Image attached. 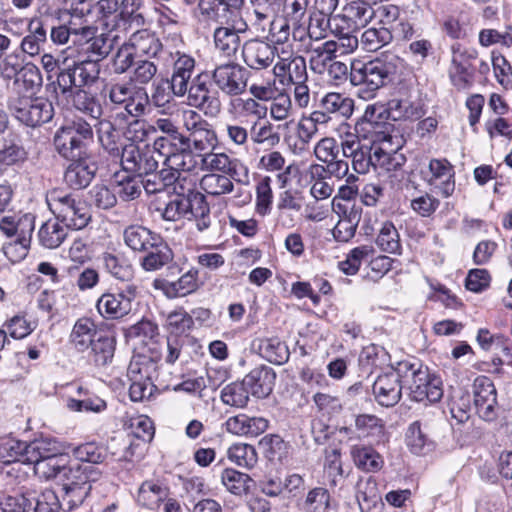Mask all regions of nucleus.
I'll list each match as a JSON object with an SVG mask.
<instances>
[{
    "label": "nucleus",
    "mask_w": 512,
    "mask_h": 512,
    "mask_svg": "<svg viewBox=\"0 0 512 512\" xmlns=\"http://www.w3.org/2000/svg\"><path fill=\"white\" fill-rule=\"evenodd\" d=\"M401 62V58L394 54H385L368 62L355 61L351 64L350 81L354 86H362L360 97L372 98L377 90L393 82Z\"/></svg>",
    "instance_id": "1"
},
{
    "label": "nucleus",
    "mask_w": 512,
    "mask_h": 512,
    "mask_svg": "<svg viewBox=\"0 0 512 512\" xmlns=\"http://www.w3.org/2000/svg\"><path fill=\"white\" fill-rule=\"evenodd\" d=\"M93 139L94 132L90 123L78 117L55 131L53 146L61 158L69 161L90 154L88 146Z\"/></svg>",
    "instance_id": "2"
},
{
    "label": "nucleus",
    "mask_w": 512,
    "mask_h": 512,
    "mask_svg": "<svg viewBox=\"0 0 512 512\" xmlns=\"http://www.w3.org/2000/svg\"><path fill=\"white\" fill-rule=\"evenodd\" d=\"M49 210L66 228L81 230L91 221L88 203L79 195L62 189H52L47 193Z\"/></svg>",
    "instance_id": "3"
},
{
    "label": "nucleus",
    "mask_w": 512,
    "mask_h": 512,
    "mask_svg": "<svg viewBox=\"0 0 512 512\" xmlns=\"http://www.w3.org/2000/svg\"><path fill=\"white\" fill-rule=\"evenodd\" d=\"M7 108L17 121L31 128L50 122L54 116V106L48 98L21 93L19 89L9 96Z\"/></svg>",
    "instance_id": "4"
},
{
    "label": "nucleus",
    "mask_w": 512,
    "mask_h": 512,
    "mask_svg": "<svg viewBox=\"0 0 512 512\" xmlns=\"http://www.w3.org/2000/svg\"><path fill=\"white\" fill-rule=\"evenodd\" d=\"M101 65L84 62V60H64L55 73V80L52 81L55 91L59 90L62 95L73 94L74 90L92 86L99 79Z\"/></svg>",
    "instance_id": "5"
},
{
    "label": "nucleus",
    "mask_w": 512,
    "mask_h": 512,
    "mask_svg": "<svg viewBox=\"0 0 512 512\" xmlns=\"http://www.w3.org/2000/svg\"><path fill=\"white\" fill-rule=\"evenodd\" d=\"M153 147L156 154L162 158L165 166L182 168V172H188L193 168V153L190 149V141L183 133L159 136L155 138Z\"/></svg>",
    "instance_id": "6"
},
{
    "label": "nucleus",
    "mask_w": 512,
    "mask_h": 512,
    "mask_svg": "<svg viewBox=\"0 0 512 512\" xmlns=\"http://www.w3.org/2000/svg\"><path fill=\"white\" fill-rule=\"evenodd\" d=\"M384 105L367 106L363 116L355 124V132L370 144H392L393 124L383 115Z\"/></svg>",
    "instance_id": "7"
},
{
    "label": "nucleus",
    "mask_w": 512,
    "mask_h": 512,
    "mask_svg": "<svg viewBox=\"0 0 512 512\" xmlns=\"http://www.w3.org/2000/svg\"><path fill=\"white\" fill-rule=\"evenodd\" d=\"M153 145L144 146L128 143L123 146L120 159V165L124 172L144 177L157 171L158 159L155 158Z\"/></svg>",
    "instance_id": "8"
},
{
    "label": "nucleus",
    "mask_w": 512,
    "mask_h": 512,
    "mask_svg": "<svg viewBox=\"0 0 512 512\" xmlns=\"http://www.w3.org/2000/svg\"><path fill=\"white\" fill-rule=\"evenodd\" d=\"M189 105L203 110L205 114L216 115L220 112L221 103L217 92L212 89L208 73L197 74L186 87Z\"/></svg>",
    "instance_id": "9"
},
{
    "label": "nucleus",
    "mask_w": 512,
    "mask_h": 512,
    "mask_svg": "<svg viewBox=\"0 0 512 512\" xmlns=\"http://www.w3.org/2000/svg\"><path fill=\"white\" fill-rule=\"evenodd\" d=\"M138 293L137 286L128 284L117 293H104L97 301L96 308L107 319H119L128 315Z\"/></svg>",
    "instance_id": "10"
},
{
    "label": "nucleus",
    "mask_w": 512,
    "mask_h": 512,
    "mask_svg": "<svg viewBox=\"0 0 512 512\" xmlns=\"http://www.w3.org/2000/svg\"><path fill=\"white\" fill-rule=\"evenodd\" d=\"M250 72L236 63L217 66L212 79L216 86L226 95L237 96L245 92Z\"/></svg>",
    "instance_id": "11"
},
{
    "label": "nucleus",
    "mask_w": 512,
    "mask_h": 512,
    "mask_svg": "<svg viewBox=\"0 0 512 512\" xmlns=\"http://www.w3.org/2000/svg\"><path fill=\"white\" fill-rule=\"evenodd\" d=\"M98 171V165L91 154L69 160L63 174L65 184L73 190L87 188Z\"/></svg>",
    "instance_id": "12"
},
{
    "label": "nucleus",
    "mask_w": 512,
    "mask_h": 512,
    "mask_svg": "<svg viewBox=\"0 0 512 512\" xmlns=\"http://www.w3.org/2000/svg\"><path fill=\"white\" fill-rule=\"evenodd\" d=\"M409 377L414 384H432L435 380L434 375L430 374L427 366L419 363L400 362L396 368L390 367L389 371L384 375H378L373 384H378L385 380L395 384H403Z\"/></svg>",
    "instance_id": "13"
},
{
    "label": "nucleus",
    "mask_w": 512,
    "mask_h": 512,
    "mask_svg": "<svg viewBox=\"0 0 512 512\" xmlns=\"http://www.w3.org/2000/svg\"><path fill=\"white\" fill-rule=\"evenodd\" d=\"M340 147L333 137H324L314 147L315 157L322 163L328 164L330 176L341 179L349 171V164L346 160L339 158Z\"/></svg>",
    "instance_id": "14"
},
{
    "label": "nucleus",
    "mask_w": 512,
    "mask_h": 512,
    "mask_svg": "<svg viewBox=\"0 0 512 512\" xmlns=\"http://www.w3.org/2000/svg\"><path fill=\"white\" fill-rule=\"evenodd\" d=\"M96 29L81 27L80 41L85 40L83 51L87 55L84 62L100 64L113 50L114 40L107 34L94 35Z\"/></svg>",
    "instance_id": "15"
},
{
    "label": "nucleus",
    "mask_w": 512,
    "mask_h": 512,
    "mask_svg": "<svg viewBox=\"0 0 512 512\" xmlns=\"http://www.w3.org/2000/svg\"><path fill=\"white\" fill-rule=\"evenodd\" d=\"M49 28V17L31 18L27 26V34L20 44L22 52L31 57L39 55L47 44Z\"/></svg>",
    "instance_id": "16"
},
{
    "label": "nucleus",
    "mask_w": 512,
    "mask_h": 512,
    "mask_svg": "<svg viewBox=\"0 0 512 512\" xmlns=\"http://www.w3.org/2000/svg\"><path fill=\"white\" fill-rule=\"evenodd\" d=\"M90 357L97 366L111 363L116 349V332L113 325L100 324V330L90 348Z\"/></svg>",
    "instance_id": "17"
},
{
    "label": "nucleus",
    "mask_w": 512,
    "mask_h": 512,
    "mask_svg": "<svg viewBox=\"0 0 512 512\" xmlns=\"http://www.w3.org/2000/svg\"><path fill=\"white\" fill-rule=\"evenodd\" d=\"M238 10L230 0H198L193 14L200 22L223 24Z\"/></svg>",
    "instance_id": "18"
},
{
    "label": "nucleus",
    "mask_w": 512,
    "mask_h": 512,
    "mask_svg": "<svg viewBox=\"0 0 512 512\" xmlns=\"http://www.w3.org/2000/svg\"><path fill=\"white\" fill-rule=\"evenodd\" d=\"M275 49L265 41L259 39L248 40L242 47L243 61L251 69H266L274 61Z\"/></svg>",
    "instance_id": "19"
},
{
    "label": "nucleus",
    "mask_w": 512,
    "mask_h": 512,
    "mask_svg": "<svg viewBox=\"0 0 512 512\" xmlns=\"http://www.w3.org/2000/svg\"><path fill=\"white\" fill-rule=\"evenodd\" d=\"M428 168L430 176L424 177V180L438 188L443 197L451 196L455 190V172L452 164L445 158L431 159Z\"/></svg>",
    "instance_id": "20"
},
{
    "label": "nucleus",
    "mask_w": 512,
    "mask_h": 512,
    "mask_svg": "<svg viewBox=\"0 0 512 512\" xmlns=\"http://www.w3.org/2000/svg\"><path fill=\"white\" fill-rule=\"evenodd\" d=\"M196 69L195 59L186 53L177 51L172 64V73L170 81L172 82L173 91L177 97L186 95V87L190 84Z\"/></svg>",
    "instance_id": "21"
},
{
    "label": "nucleus",
    "mask_w": 512,
    "mask_h": 512,
    "mask_svg": "<svg viewBox=\"0 0 512 512\" xmlns=\"http://www.w3.org/2000/svg\"><path fill=\"white\" fill-rule=\"evenodd\" d=\"M143 254L145 255L142 257L140 265L145 271L159 270L174 259L173 250L161 234Z\"/></svg>",
    "instance_id": "22"
},
{
    "label": "nucleus",
    "mask_w": 512,
    "mask_h": 512,
    "mask_svg": "<svg viewBox=\"0 0 512 512\" xmlns=\"http://www.w3.org/2000/svg\"><path fill=\"white\" fill-rule=\"evenodd\" d=\"M100 330V324L96 325L90 317H81L74 323L69 335L70 345L78 352L87 351Z\"/></svg>",
    "instance_id": "23"
},
{
    "label": "nucleus",
    "mask_w": 512,
    "mask_h": 512,
    "mask_svg": "<svg viewBox=\"0 0 512 512\" xmlns=\"http://www.w3.org/2000/svg\"><path fill=\"white\" fill-rule=\"evenodd\" d=\"M183 202L187 219H194L200 232L208 229L211 225L210 206L205 195L197 190L192 194H187V197L183 198Z\"/></svg>",
    "instance_id": "24"
},
{
    "label": "nucleus",
    "mask_w": 512,
    "mask_h": 512,
    "mask_svg": "<svg viewBox=\"0 0 512 512\" xmlns=\"http://www.w3.org/2000/svg\"><path fill=\"white\" fill-rule=\"evenodd\" d=\"M128 43L135 54L146 56L148 58H159L164 52V47L155 33L148 29H142L134 32Z\"/></svg>",
    "instance_id": "25"
},
{
    "label": "nucleus",
    "mask_w": 512,
    "mask_h": 512,
    "mask_svg": "<svg viewBox=\"0 0 512 512\" xmlns=\"http://www.w3.org/2000/svg\"><path fill=\"white\" fill-rule=\"evenodd\" d=\"M160 235L146 226L131 224L123 230L124 244L134 253H144Z\"/></svg>",
    "instance_id": "26"
},
{
    "label": "nucleus",
    "mask_w": 512,
    "mask_h": 512,
    "mask_svg": "<svg viewBox=\"0 0 512 512\" xmlns=\"http://www.w3.org/2000/svg\"><path fill=\"white\" fill-rule=\"evenodd\" d=\"M96 133L103 150L110 157L119 159L124 145L121 143V136L115 124L107 119L99 120Z\"/></svg>",
    "instance_id": "27"
},
{
    "label": "nucleus",
    "mask_w": 512,
    "mask_h": 512,
    "mask_svg": "<svg viewBox=\"0 0 512 512\" xmlns=\"http://www.w3.org/2000/svg\"><path fill=\"white\" fill-rule=\"evenodd\" d=\"M356 498L361 512H380L382 509V497L372 477L358 482Z\"/></svg>",
    "instance_id": "28"
},
{
    "label": "nucleus",
    "mask_w": 512,
    "mask_h": 512,
    "mask_svg": "<svg viewBox=\"0 0 512 512\" xmlns=\"http://www.w3.org/2000/svg\"><path fill=\"white\" fill-rule=\"evenodd\" d=\"M169 496V488L156 480L144 481L137 494V502L139 505L154 510L159 508Z\"/></svg>",
    "instance_id": "29"
},
{
    "label": "nucleus",
    "mask_w": 512,
    "mask_h": 512,
    "mask_svg": "<svg viewBox=\"0 0 512 512\" xmlns=\"http://www.w3.org/2000/svg\"><path fill=\"white\" fill-rule=\"evenodd\" d=\"M474 404L478 415L485 421L496 419V386H474Z\"/></svg>",
    "instance_id": "30"
},
{
    "label": "nucleus",
    "mask_w": 512,
    "mask_h": 512,
    "mask_svg": "<svg viewBox=\"0 0 512 512\" xmlns=\"http://www.w3.org/2000/svg\"><path fill=\"white\" fill-rule=\"evenodd\" d=\"M406 445L411 453L425 456L434 451L436 444L422 429L420 421L412 422L406 432Z\"/></svg>",
    "instance_id": "31"
},
{
    "label": "nucleus",
    "mask_w": 512,
    "mask_h": 512,
    "mask_svg": "<svg viewBox=\"0 0 512 512\" xmlns=\"http://www.w3.org/2000/svg\"><path fill=\"white\" fill-rule=\"evenodd\" d=\"M194 327V319L182 307L171 311L165 320L164 329L167 336L184 339L188 337Z\"/></svg>",
    "instance_id": "32"
},
{
    "label": "nucleus",
    "mask_w": 512,
    "mask_h": 512,
    "mask_svg": "<svg viewBox=\"0 0 512 512\" xmlns=\"http://www.w3.org/2000/svg\"><path fill=\"white\" fill-rule=\"evenodd\" d=\"M100 260L105 270L114 278L121 281H130L133 278V267L124 254L104 252Z\"/></svg>",
    "instance_id": "33"
},
{
    "label": "nucleus",
    "mask_w": 512,
    "mask_h": 512,
    "mask_svg": "<svg viewBox=\"0 0 512 512\" xmlns=\"http://www.w3.org/2000/svg\"><path fill=\"white\" fill-rule=\"evenodd\" d=\"M112 181L117 197L122 201L135 200L142 193L143 178L140 176L117 172L114 174Z\"/></svg>",
    "instance_id": "34"
},
{
    "label": "nucleus",
    "mask_w": 512,
    "mask_h": 512,
    "mask_svg": "<svg viewBox=\"0 0 512 512\" xmlns=\"http://www.w3.org/2000/svg\"><path fill=\"white\" fill-rule=\"evenodd\" d=\"M43 78L40 69L33 63H25L13 81V94L19 89L21 93L35 94L42 87Z\"/></svg>",
    "instance_id": "35"
},
{
    "label": "nucleus",
    "mask_w": 512,
    "mask_h": 512,
    "mask_svg": "<svg viewBox=\"0 0 512 512\" xmlns=\"http://www.w3.org/2000/svg\"><path fill=\"white\" fill-rule=\"evenodd\" d=\"M150 98L144 87L134 86L129 95L116 109H123L130 118H140L147 113Z\"/></svg>",
    "instance_id": "36"
},
{
    "label": "nucleus",
    "mask_w": 512,
    "mask_h": 512,
    "mask_svg": "<svg viewBox=\"0 0 512 512\" xmlns=\"http://www.w3.org/2000/svg\"><path fill=\"white\" fill-rule=\"evenodd\" d=\"M198 274L199 271L197 269L192 268L185 274H183L177 281H164V293L169 298H175L183 297L195 292L200 286Z\"/></svg>",
    "instance_id": "37"
},
{
    "label": "nucleus",
    "mask_w": 512,
    "mask_h": 512,
    "mask_svg": "<svg viewBox=\"0 0 512 512\" xmlns=\"http://www.w3.org/2000/svg\"><path fill=\"white\" fill-rule=\"evenodd\" d=\"M26 158L27 152L18 135L8 133L2 138V144L0 146V165L11 166L23 162Z\"/></svg>",
    "instance_id": "38"
},
{
    "label": "nucleus",
    "mask_w": 512,
    "mask_h": 512,
    "mask_svg": "<svg viewBox=\"0 0 512 512\" xmlns=\"http://www.w3.org/2000/svg\"><path fill=\"white\" fill-rule=\"evenodd\" d=\"M60 454H62L61 449L56 440L50 438L35 439L28 443L25 460L27 464H33Z\"/></svg>",
    "instance_id": "39"
},
{
    "label": "nucleus",
    "mask_w": 512,
    "mask_h": 512,
    "mask_svg": "<svg viewBox=\"0 0 512 512\" xmlns=\"http://www.w3.org/2000/svg\"><path fill=\"white\" fill-rule=\"evenodd\" d=\"M274 72L277 76H287L291 84L306 83L308 78L305 58L300 55L294 56L288 62H277Z\"/></svg>",
    "instance_id": "40"
},
{
    "label": "nucleus",
    "mask_w": 512,
    "mask_h": 512,
    "mask_svg": "<svg viewBox=\"0 0 512 512\" xmlns=\"http://www.w3.org/2000/svg\"><path fill=\"white\" fill-rule=\"evenodd\" d=\"M66 237V227L62 226L56 217L44 222L38 231V241L40 245L48 249L59 247Z\"/></svg>",
    "instance_id": "41"
},
{
    "label": "nucleus",
    "mask_w": 512,
    "mask_h": 512,
    "mask_svg": "<svg viewBox=\"0 0 512 512\" xmlns=\"http://www.w3.org/2000/svg\"><path fill=\"white\" fill-rule=\"evenodd\" d=\"M320 107L331 116L349 118L354 111V100L341 93H328L321 100Z\"/></svg>",
    "instance_id": "42"
},
{
    "label": "nucleus",
    "mask_w": 512,
    "mask_h": 512,
    "mask_svg": "<svg viewBox=\"0 0 512 512\" xmlns=\"http://www.w3.org/2000/svg\"><path fill=\"white\" fill-rule=\"evenodd\" d=\"M155 374V365L141 356L134 357L127 369L130 384H152Z\"/></svg>",
    "instance_id": "43"
},
{
    "label": "nucleus",
    "mask_w": 512,
    "mask_h": 512,
    "mask_svg": "<svg viewBox=\"0 0 512 512\" xmlns=\"http://www.w3.org/2000/svg\"><path fill=\"white\" fill-rule=\"evenodd\" d=\"M124 337L127 341L139 340L144 344L155 343L159 337V327L154 321L143 318L124 329Z\"/></svg>",
    "instance_id": "44"
},
{
    "label": "nucleus",
    "mask_w": 512,
    "mask_h": 512,
    "mask_svg": "<svg viewBox=\"0 0 512 512\" xmlns=\"http://www.w3.org/2000/svg\"><path fill=\"white\" fill-rule=\"evenodd\" d=\"M72 105L77 111L92 119L98 120L103 114V108L97 96L83 89L74 91Z\"/></svg>",
    "instance_id": "45"
},
{
    "label": "nucleus",
    "mask_w": 512,
    "mask_h": 512,
    "mask_svg": "<svg viewBox=\"0 0 512 512\" xmlns=\"http://www.w3.org/2000/svg\"><path fill=\"white\" fill-rule=\"evenodd\" d=\"M28 443L17 440L13 437L0 439V463L10 464L14 462L26 463V450Z\"/></svg>",
    "instance_id": "46"
},
{
    "label": "nucleus",
    "mask_w": 512,
    "mask_h": 512,
    "mask_svg": "<svg viewBox=\"0 0 512 512\" xmlns=\"http://www.w3.org/2000/svg\"><path fill=\"white\" fill-rule=\"evenodd\" d=\"M250 140L254 144L273 148L280 143V133L269 121H255L250 129Z\"/></svg>",
    "instance_id": "47"
},
{
    "label": "nucleus",
    "mask_w": 512,
    "mask_h": 512,
    "mask_svg": "<svg viewBox=\"0 0 512 512\" xmlns=\"http://www.w3.org/2000/svg\"><path fill=\"white\" fill-rule=\"evenodd\" d=\"M259 353L270 363L278 365L286 363L290 355L287 345L277 337L261 340Z\"/></svg>",
    "instance_id": "48"
},
{
    "label": "nucleus",
    "mask_w": 512,
    "mask_h": 512,
    "mask_svg": "<svg viewBox=\"0 0 512 512\" xmlns=\"http://www.w3.org/2000/svg\"><path fill=\"white\" fill-rule=\"evenodd\" d=\"M351 454L355 465L364 471L376 472L383 466L382 457L371 447L355 446Z\"/></svg>",
    "instance_id": "49"
},
{
    "label": "nucleus",
    "mask_w": 512,
    "mask_h": 512,
    "mask_svg": "<svg viewBox=\"0 0 512 512\" xmlns=\"http://www.w3.org/2000/svg\"><path fill=\"white\" fill-rule=\"evenodd\" d=\"M73 457L81 462L101 464L107 458V449L95 441L82 443L72 448Z\"/></svg>",
    "instance_id": "50"
},
{
    "label": "nucleus",
    "mask_w": 512,
    "mask_h": 512,
    "mask_svg": "<svg viewBox=\"0 0 512 512\" xmlns=\"http://www.w3.org/2000/svg\"><path fill=\"white\" fill-rule=\"evenodd\" d=\"M392 41L389 27L379 26L366 29L361 35V45L364 50L375 52Z\"/></svg>",
    "instance_id": "51"
},
{
    "label": "nucleus",
    "mask_w": 512,
    "mask_h": 512,
    "mask_svg": "<svg viewBox=\"0 0 512 512\" xmlns=\"http://www.w3.org/2000/svg\"><path fill=\"white\" fill-rule=\"evenodd\" d=\"M381 155L387 156L381 147H376L372 144H361L360 149L351 159L352 168L358 174H365L369 171L371 165H375L373 163V156L380 160Z\"/></svg>",
    "instance_id": "52"
},
{
    "label": "nucleus",
    "mask_w": 512,
    "mask_h": 512,
    "mask_svg": "<svg viewBox=\"0 0 512 512\" xmlns=\"http://www.w3.org/2000/svg\"><path fill=\"white\" fill-rule=\"evenodd\" d=\"M221 482L230 493L241 496L249 491V483L252 482V479L246 473L226 468L221 474Z\"/></svg>",
    "instance_id": "53"
},
{
    "label": "nucleus",
    "mask_w": 512,
    "mask_h": 512,
    "mask_svg": "<svg viewBox=\"0 0 512 512\" xmlns=\"http://www.w3.org/2000/svg\"><path fill=\"white\" fill-rule=\"evenodd\" d=\"M382 113L386 116L387 119H391L393 121L408 118L418 119L422 116L421 109L413 107V105H411L408 101L400 99L389 100L387 105L384 106V111H382Z\"/></svg>",
    "instance_id": "54"
},
{
    "label": "nucleus",
    "mask_w": 512,
    "mask_h": 512,
    "mask_svg": "<svg viewBox=\"0 0 512 512\" xmlns=\"http://www.w3.org/2000/svg\"><path fill=\"white\" fill-rule=\"evenodd\" d=\"M330 500L328 489L315 487L307 493L301 503V509L304 512H328L330 510Z\"/></svg>",
    "instance_id": "55"
},
{
    "label": "nucleus",
    "mask_w": 512,
    "mask_h": 512,
    "mask_svg": "<svg viewBox=\"0 0 512 512\" xmlns=\"http://www.w3.org/2000/svg\"><path fill=\"white\" fill-rule=\"evenodd\" d=\"M35 473L46 479H62L67 468L66 456L62 453L55 457L33 463Z\"/></svg>",
    "instance_id": "56"
},
{
    "label": "nucleus",
    "mask_w": 512,
    "mask_h": 512,
    "mask_svg": "<svg viewBox=\"0 0 512 512\" xmlns=\"http://www.w3.org/2000/svg\"><path fill=\"white\" fill-rule=\"evenodd\" d=\"M259 446L270 461L282 462L288 454V443H286L279 435L269 434L264 436Z\"/></svg>",
    "instance_id": "57"
},
{
    "label": "nucleus",
    "mask_w": 512,
    "mask_h": 512,
    "mask_svg": "<svg viewBox=\"0 0 512 512\" xmlns=\"http://www.w3.org/2000/svg\"><path fill=\"white\" fill-rule=\"evenodd\" d=\"M200 187L209 195L220 196L232 192L234 184L226 175L211 173L202 177Z\"/></svg>",
    "instance_id": "58"
},
{
    "label": "nucleus",
    "mask_w": 512,
    "mask_h": 512,
    "mask_svg": "<svg viewBox=\"0 0 512 512\" xmlns=\"http://www.w3.org/2000/svg\"><path fill=\"white\" fill-rule=\"evenodd\" d=\"M378 247L387 253L396 254L400 252L401 244L399 233L391 221L382 224L380 232L376 238Z\"/></svg>",
    "instance_id": "59"
},
{
    "label": "nucleus",
    "mask_w": 512,
    "mask_h": 512,
    "mask_svg": "<svg viewBox=\"0 0 512 512\" xmlns=\"http://www.w3.org/2000/svg\"><path fill=\"white\" fill-rule=\"evenodd\" d=\"M355 427L362 437H373L380 440L384 436L383 421L375 415H358L355 419Z\"/></svg>",
    "instance_id": "60"
},
{
    "label": "nucleus",
    "mask_w": 512,
    "mask_h": 512,
    "mask_svg": "<svg viewBox=\"0 0 512 512\" xmlns=\"http://www.w3.org/2000/svg\"><path fill=\"white\" fill-rule=\"evenodd\" d=\"M190 149L199 153L213 151L218 146V137L212 125L208 123L203 129L197 131L193 136L188 137Z\"/></svg>",
    "instance_id": "61"
},
{
    "label": "nucleus",
    "mask_w": 512,
    "mask_h": 512,
    "mask_svg": "<svg viewBox=\"0 0 512 512\" xmlns=\"http://www.w3.org/2000/svg\"><path fill=\"white\" fill-rule=\"evenodd\" d=\"M214 42L216 48L229 57L237 51L240 37L232 28L218 27L214 31Z\"/></svg>",
    "instance_id": "62"
},
{
    "label": "nucleus",
    "mask_w": 512,
    "mask_h": 512,
    "mask_svg": "<svg viewBox=\"0 0 512 512\" xmlns=\"http://www.w3.org/2000/svg\"><path fill=\"white\" fill-rule=\"evenodd\" d=\"M228 457L236 465L247 469L253 468L258 456L254 446L249 444H234L228 449Z\"/></svg>",
    "instance_id": "63"
},
{
    "label": "nucleus",
    "mask_w": 512,
    "mask_h": 512,
    "mask_svg": "<svg viewBox=\"0 0 512 512\" xmlns=\"http://www.w3.org/2000/svg\"><path fill=\"white\" fill-rule=\"evenodd\" d=\"M89 197L92 204L98 209L109 210L117 204L115 188H110L105 184L94 185L89 191Z\"/></svg>",
    "instance_id": "64"
}]
</instances>
